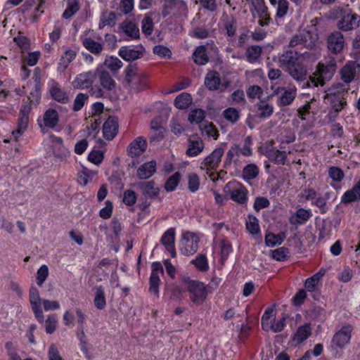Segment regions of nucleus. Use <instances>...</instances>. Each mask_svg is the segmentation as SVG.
Wrapping results in <instances>:
<instances>
[{"label":"nucleus","mask_w":360,"mask_h":360,"mask_svg":"<svg viewBox=\"0 0 360 360\" xmlns=\"http://www.w3.org/2000/svg\"><path fill=\"white\" fill-rule=\"evenodd\" d=\"M357 75H360V60L349 61L340 70L341 79L346 84L352 82Z\"/></svg>","instance_id":"nucleus-14"},{"label":"nucleus","mask_w":360,"mask_h":360,"mask_svg":"<svg viewBox=\"0 0 360 360\" xmlns=\"http://www.w3.org/2000/svg\"><path fill=\"white\" fill-rule=\"evenodd\" d=\"M95 39L101 40V37L93 30L86 31L80 36L84 47L91 53L99 55L103 50V43L97 41Z\"/></svg>","instance_id":"nucleus-8"},{"label":"nucleus","mask_w":360,"mask_h":360,"mask_svg":"<svg viewBox=\"0 0 360 360\" xmlns=\"http://www.w3.org/2000/svg\"><path fill=\"white\" fill-rule=\"evenodd\" d=\"M120 29L127 37L128 40L137 39L140 37L138 26L131 20H124L120 25Z\"/></svg>","instance_id":"nucleus-27"},{"label":"nucleus","mask_w":360,"mask_h":360,"mask_svg":"<svg viewBox=\"0 0 360 360\" xmlns=\"http://www.w3.org/2000/svg\"><path fill=\"white\" fill-rule=\"evenodd\" d=\"M96 75L98 77L100 84L103 90L110 91L115 89L116 82L108 71L97 69Z\"/></svg>","instance_id":"nucleus-31"},{"label":"nucleus","mask_w":360,"mask_h":360,"mask_svg":"<svg viewBox=\"0 0 360 360\" xmlns=\"http://www.w3.org/2000/svg\"><path fill=\"white\" fill-rule=\"evenodd\" d=\"M122 62L115 56H110L105 58L104 65L112 72H116L122 67Z\"/></svg>","instance_id":"nucleus-52"},{"label":"nucleus","mask_w":360,"mask_h":360,"mask_svg":"<svg viewBox=\"0 0 360 360\" xmlns=\"http://www.w3.org/2000/svg\"><path fill=\"white\" fill-rule=\"evenodd\" d=\"M275 310L273 307H267L262 316V327L265 331L272 330L278 333L283 330L285 326V318L282 317L274 321Z\"/></svg>","instance_id":"nucleus-5"},{"label":"nucleus","mask_w":360,"mask_h":360,"mask_svg":"<svg viewBox=\"0 0 360 360\" xmlns=\"http://www.w3.org/2000/svg\"><path fill=\"white\" fill-rule=\"evenodd\" d=\"M300 34L302 46L311 49L316 46L318 42V34L310 31H303Z\"/></svg>","instance_id":"nucleus-38"},{"label":"nucleus","mask_w":360,"mask_h":360,"mask_svg":"<svg viewBox=\"0 0 360 360\" xmlns=\"http://www.w3.org/2000/svg\"><path fill=\"white\" fill-rule=\"evenodd\" d=\"M359 200H360V180L351 189L347 190L341 198V201L345 204Z\"/></svg>","instance_id":"nucleus-33"},{"label":"nucleus","mask_w":360,"mask_h":360,"mask_svg":"<svg viewBox=\"0 0 360 360\" xmlns=\"http://www.w3.org/2000/svg\"><path fill=\"white\" fill-rule=\"evenodd\" d=\"M347 88L345 85L338 83L330 87L324 96V101L331 108L342 110L347 105L346 94Z\"/></svg>","instance_id":"nucleus-2"},{"label":"nucleus","mask_w":360,"mask_h":360,"mask_svg":"<svg viewBox=\"0 0 360 360\" xmlns=\"http://www.w3.org/2000/svg\"><path fill=\"white\" fill-rule=\"evenodd\" d=\"M192 103L191 96L186 92L178 95L174 100V105L179 109H186L189 107Z\"/></svg>","instance_id":"nucleus-45"},{"label":"nucleus","mask_w":360,"mask_h":360,"mask_svg":"<svg viewBox=\"0 0 360 360\" xmlns=\"http://www.w3.org/2000/svg\"><path fill=\"white\" fill-rule=\"evenodd\" d=\"M137 200V195L133 190L128 189L124 191L123 193V202L127 206H133L136 204Z\"/></svg>","instance_id":"nucleus-61"},{"label":"nucleus","mask_w":360,"mask_h":360,"mask_svg":"<svg viewBox=\"0 0 360 360\" xmlns=\"http://www.w3.org/2000/svg\"><path fill=\"white\" fill-rule=\"evenodd\" d=\"M224 192L238 203L244 204L247 201V190L238 181H229L224 187Z\"/></svg>","instance_id":"nucleus-9"},{"label":"nucleus","mask_w":360,"mask_h":360,"mask_svg":"<svg viewBox=\"0 0 360 360\" xmlns=\"http://www.w3.org/2000/svg\"><path fill=\"white\" fill-rule=\"evenodd\" d=\"M186 288L191 301L196 304L201 305L207 299L208 295L207 286L202 282L188 279Z\"/></svg>","instance_id":"nucleus-4"},{"label":"nucleus","mask_w":360,"mask_h":360,"mask_svg":"<svg viewBox=\"0 0 360 360\" xmlns=\"http://www.w3.org/2000/svg\"><path fill=\"white\" fill-rule=\"evenodd\" d=\"M147 148V141L143 136H138L128 146L127 151L131 158H136L143 154Z\"/></svg>","instance_id":"nucleus-21"},{"label":"nucleus","mask_w":360,"mask_h":360,"mask_svg":"<svg viewBox=\"0 0 360 360\" xmlns=\"http://www.w3.org/2000/svg\"><path fill=\"white\" fill-rule=\"evenodd\" d=\"M224 117L231 123L236 122L239 117V112L234 108H228L223 112Z\"/></svg>","instance_id":"nucleus-62"},{"label":"nucleus","mask_w":360,"mask_h":360,"mask_svg":"<svg viewBox=\"0 0 360 360\" xmlns=\"http://www.w3.org/2000/svg\"><path fill=\"white\" fill-rule=\"evenodd\" d=\"M96 71H89L79 74L74 79L72 84L76 89H88L91 87L96 79Z\"/></svg>","instance_id":"nucleus-20"},{"label":"nucleus","mask_w":360,"mask_h":360,"mask_svg":"<svg viewBox=\"0 0 360 360\" xmlns=\"http://www.w3.org/2000/svg\"><path fill=\"white\" fill-rule=\"evenodd\" d=\"M222 27L229 37L235 36L237 30L236 20L232 15H225L222 19Z\"/></svg>","instance_id":"nucleus-37"},{"label":"nucleus","mask_w":360,"mask_h":360,"mask_svg":"<svg viewBox=\"0 0 360 360\" xmlns=\"http://www.w3.org/2000/svg\"><path fill=\"white\" fill-rule=\"evenodd\" d=\"M144 52L142 46H124L118 51L119 56L126 61L134 60L140 58Z\"/></svg>","instance_id":"nucleus-18"},{"label":"nucleus","mask_w":360,"mask_h":360,"mask_svg":"<svg viewBox=\"0 0 360 360\" xmlns=\"http://www.w3.org/2000/svg\"><path fill=\"white\" fill-rule=\"evenodd\" d=\"M289 256V250L285 247H281L271 252V257L276 261L283 262Z\"/></svg>","instance_id":"nucleus-57"},{"label":"nucleus","mask_w":360,"mask_h":360,"mask_svg":"<svg viewBox=\"0 0 360 360\" xmlns=\"http://www.w3.org/2000/svg\"><path fill=\"white\" fill-rule=\"evenodd\" d=\"M267 155L269 160L276 164H284L287 158L285 151H281L277 149L271 150Z\"/></svg>","instance_id":"nucleus-50"},{"label":"nucleus","mask_w":360,"mask_h":360,"mask_svg":"<svg viewBox=\"0 0 360 360\" xmlns=\"http://www.w3.org/2000/svg\"><path fill=\"white\" fill-rule=\"evenodd\" d=\"M42 302L38 289L35 287H31L30 289V302L35 317L40 323H43L44 319L41 308Z\"/></svg>","instance_id":"nucleus-16"},{"label":"nucleus","mask_w":360,"mask_h":360,"mask_svg":"<svg viewBox=\"0 0 360 360\" xmlns=\"http://www.w3.org/2000/svg\"><path fill=\"white\" fill-rule=\"evenodd\" d=\"M328 176L333 181L339 183L344 179L345 174L340 167L332 166L328 169Z\"/></svg>","instance_id":"nucleus-59"},{"label":"nucleus","mask_w":360,"mask_h":360,"mask_svg":"<svg viewBox=\"0 0 360 360\" xmlns=\"http://www.w3.org/2000/svg\"><path fill=\"white\" fill-rule=\"evenodd\" d=\"M163 274V267L160 262H153L152 264V271L150 276V292L158 295L159 285L160 283V276Z\"/></svg>","instance_id":"nucleus-19"},{"label":"nucleus","mask_w":360,"mask_h":360,"mask_svg":"<svg viewBox=\"0 0 360 360\" xmlns=\"http://www.w3.org/2000/svg\"><path fill=\"white\" fill-rule=\"evenodd\" d=\"M116 22V15L114 12H103L101 16L98 28L102 30L105 26H113Z\"/></svg>","instance_id":"nucleus-48"},{"label":"nucleus","mask_w":360,"mask_h":360,"mask_svg":"<svg viewBox=\"0 0 360 360\" xmlns=\"http://www.w3.org/2000/svg\"><path fill=\"white\" fill-rule=\"evenodd\" d=\"M193 58L196 64L199 65H205L209 60L205 46H198L193 53Z\"/></svg>","instance_id":"nucleus-42"},{"label":"nucleus","mask_w":360,"mask_h":360,"mask_svg":"<svg viewBox=\"0 0 360 360\" xmlns=\"http://www.w3.org/2000/svg\"><path fill=\"white\" fill-rule=\"evenodd\" d=\"M96 174V172L91 170L87 167H82L81 170L78 172V182L81 185L85 186L89 182L91 181Z\"/></svg>","instance_id":"nucleus-43"},{"label":"nucleus","mask_w":360,"mask_h":360,"mask_svg":"<svg viewBox=\"0 0 360 360\" xmlns=\"http://www.w3.org/2000/svg\"><path fill=\"white\" fill-rule=\"evenodd\" d=\"M51 143L53 145V153L56 156L63 158L69 153L68 150L64 146L63 139L54 135L51 136Z\"/></svg>","instance_id":"nucleus-39"},{"label":"nucleus","mask_w":360,"mask_h":360,"mask_svg":"<svg viewBox=\"0 0 360 360\" xmlns=\"http://www.w3.org/2000/svg\"><path fill=\"white\" fill-rule=\"evenodd\" d=\"M246 229L252 235L258 233L260 230L258 219L254 216H249L246 221Z\"/></svg>","instance_id":"nucleus-55"},{"label":"nucleus","mask_w":360,"mask_h":360,"mask_svg":"<svg viewBox=\"0 0 360 360\" xmlns=\"http://www.w3.org/2000/svg\"><path fill=\"white\" fill-rule=\"evenodd\" d=\"M300 54L297 51L288 50L278 56V64L285 69L296 80H300L305 75V71L299 63Z\"/></svg>","instance_id":"nucleus-1"},{"label":"nucleus","mask_w":360,"mask_h":360,"mask_svg":"<svg viewBox=\"0 0 360 360\" xmlns=\"http://www.w3.org/2000/svg\"><path fill=\"white\" fill-rule=\"evenodd\" d=\"M151 129L155 132V135L150 136V141H155L162 138L164 136L165 128L162 127L156 120H153L150 123Z\"/></svg>","instance_id":"nucleus-58"},{"label":"nucleus","mask_w":360,"mask_h":360,"mask_svg":"<svg viewBox=\"0 0 360 360\" xmlns=\"http://www.w3.org/2000/svg\"><path fill=\"white\" fill-rule=\"evenodd\" d=\"M224 153V149L222 147L216 148L211 154L207 156L200 164V168L203 169H216Z\"/></svg>","instance_id":"nucleus-15"},{"label":"nucleus","mask_w":360,"mask_h":360,"mask_svg":"<svg viewBox=\"0 0 360 360\" xmlns=\"http://www.w3.org/2000/svg\"><path fill=\"white\" fill-rule=\"evenodd\" d=\"M118 131L117 119L115 117H109L103 124V134L105 139L112 140Z\"/></svg>","instance_id":"nucleus-28"},{"label":"nucleus","mask_w":360,"mask_h":360,"mask_svg":"<svg viewBox=\"0 0 360 360\" xmlns=\"http://www.w3.org/2000/svg\"><path fill=\"white\" fill-rule=\"evenodd\" d=\"M59 120V116L58 112L54 110L49 108L48 109L44 115V126L47 128H54Z\"/></svg>","instance_id":"nucleus-40"},{"label":"nucleus","mask_w":360,"mask_h":360,"mask_svg":"<svg viewBox=\"0 0 360 360\" xmlns=\"http://www.w3.org/2000/svg\"><path fill=\"white\" fill-rule=\"evenodd\" d=\"M262 53V48L259 46H250L246 50V57L250 63H255L259 58Z\"/></svg>","instance_id":"nucleus-51"},{"label":"nucleus","mask_w":360,"mask_h":360,"mask_svg":"<svg viewBox=\"0 0 360 360\" xmlns=\"http://www.w3.org/2000/svg\"><path fill=\"white\" fill-rule=\"evenodd\" d=\"M175 235L176 231L174 228H169L163 233L161 237L160 242L165 248L166 250L169 252L172 257H175L176 256V252L175 250Z\"/></svg>","instance_id":"nucleus-23"},{"label":"nucleus","mask_w":360,"mask_h":360,"mask_svg":"<svg viewBox=\"0 0 360 360\" xmlns=\"http://www.w3.org/2000/svg\"><path fill=\"white\" fill-rule=\"evenodd\" d=\"M165 8L163 15L165 16L169 13H183L187 10V5L184 0H168L165 3Z\"/></svg>","instance_id":"nucleus-26"},{"label":"nucleus","mask_w":360,"mask_h":360,"mask_svg":"<svg viewBox=\"0 0 360 360\" xmlns=\"http://www.w3.org/2000/svg\"><path fill=\"white\" fill-rule=\"evenodd\" d=\"M360 24V16L356 13H349L343 15L338 22V27L343 31L354 30Z\"/></svg>","instance_id":"nucleus-22"},{"label":"nucleus","mask_w":360,"mask_h":360,"mask_svg":"<svg viewBox=\"0 0 360 360\" xmlns=\"http://www.w3.org/2000/svg\"><path fill=\"white\" fill-rule=\"evenodd\" d=\"M311 215L309 210L300 208L290 217L289 222L292 225L302 224L310 218Z\"/></svg>","instance_id":"nucleus-36"},{"label":"nucleus","mask_w":360,"mask_h":360,"mask_svg":"<svg viewBox=\"0 0 360 360\" xmlns=\"http://www.w3.org/2000/svg\"><path fill=\"white\" fill-rule=\"evenodd\" d=\"M327 42L328 49L333 53L340 52L345 45L344 37L340 32L331 33L328 37Z\"/></svg>","instance_id":"nucleus-25"},{"label":"nucleus","mask_w":360,"mask_h":360,"mask_svg":"<svg viewBox=\"0 0 360 360\" xmlns=\"http://www.w3.org/2000/svg\"><path fill=\"white\" fill-rule=\"evenodd\" d=\"M32 109L31 103L25 101L20 110V117L18 119L17 129L12 132L13 136L18 139L26 130L29 122V115Z\"/></svg>","instance_id":"nucleus-11"},{"label":"nucleus","mask_w":360,"mask_h":360,"mask_svg":"<svg viewBox=\"0 0 360 360\" xmlns=\"http://www.w3.org/2000/svg\"><path fill=\"white\" fill-rule=\"evenodd\" d=\"M311 334V328L309 323H304L297 329L292 337V342L297 345L301 344L306 340Z\"/></svg>","instance_id":"nucleus-35"},{"label":"nucleus","mask_w":360,"mask_h":360,"mask_svg":"<svg viewBox=\"0 0 360 360\" xmlns=\"http://www.w3.org/2000/svg\"><path fill=\"white\" fill-rule=\"evenodd\" d=\"M125 72V81L131 91L136 92L148 88V79L145 72H138L132 67L127 68Z\"/></svg>","instance_id":"nucleus-3"},{"label":"nucleus","mask_w":360,"mask_h":360,"mask_svg":"<svg viewBox=\"0 0 360 360\" xmlns=\"http://www.w3.org/2000/svg\"><path fill=\"white\" fill-rule=\"evenodd\" d=\"M187 179L188 190L192 193L196 192L199 189L200 184L198 174L195 173L189 174L187 176Z\"/></svg>","instance_id":"nucleus-56"},{"label":"nucleus","mask_w":360,"mask_h":360,"mask_svg":"<svg viewBox=\"0 0 360 360\" xmlns=\"http://www.w3.org/2000/svg\"><path fill=\"white\" fill-rule=\"evenodd\" d=\"M156 171V162L151 160L141 165L136 172V175L140 179L150 178Z\"/></svg>","instance_id":"nucleus-32"},{"label":"nucleus","mask_w":360,"mask_h":360,"mask_svg":"<svg viewBox=\"0 0 360 360\" xmlns=\"http://www.w3.org/2000/svg\"><path fill=\"white\" fill-rule=\"evenodd\" d=\"M335 70V65L334 64L324 65L319 63L316 70L319 83L323 85L325 80H328L333 76Z\"/></svg>","instance_id":"nucleus-30"},{"label":"nucleus","mask_w":360,"mask_h":360,"mask_svg":"<svg viewBox=\"0 0 360 360\" xmlns=\"http://www.w3.org/2000/svg\"><path fill=\"white\" fill-rule=\"evenodd\" d=\"M276 18H283L288 13L289 3L287 0H278L276 4Z\"/></svg>","instance_id":"nucleus-60"},{"label":"nucleus","mask_w":360,"mask_h":360,"mask_svg":"<svg viewBox=\"0 0 360 360\" xmlns=\"http://www.w3.org/2000/svg\"><path fill=\"white\" fill-rule=\"evenodd\" d=\"M204 148L202 140L198 136H191L188 139V144L186 155L189 157H195L199 155Z\"/></svg>","instance_id":"nucleus-29"},{"label":"nucleus","mask_w":360,"mask_h":360,"mask_svg":"<svg viewBox=\"0 0 360 360\" xmlns=\"http://www.w3.org/2000/svg\"><path fill=\"white\" fill-rule=\"evenodd\" d=\"M88 96L83 93L78 94L73 103L72 110L75 112L79 111L84 107L87 101Z\"/></svg>","instance_id":"nucleus-64"},{"label":"nucleus","mask_w":360,"mask_h":360,"mask_svg":"<svg viewBox=\"0 0 360 360\" xmlns=\"http://www.w3.org/2000/svg\"><path fill=\"white\" fill-rule=\"evenodd\" d=\"M259 173L258 167L254 164L247 165L243 170V177L245 180L255 179Z\"/></svg>","instance_id":"nucleus-54"},{"label":"nucleus","mask_w":360,"mask_h":360,"mask_svg":"<svg viewBox=\"0 0 360 360\" xmlns=\"http://www.w3.org/2000/svg\"><path fill=\"white\" fill-rule=\"evenodd\" d=\"M251 4L250 11L254 18H258V23L262 27L269 25L271 21L268 7L264 0H248Z\"/></svg>","instance_id":"nucleus-7"},{"label":"nucleus","mask_w":360,"mask_h":360,"mask_svg":"<svg viewBox=\"0 0 360 360\" xmlns=\"http://www.w3.org/2000/svg\"><path fill=\"white\" fill-rule=\"evenodd\" d=\"M199 243L200 237L198 233L191 231H184L181 236L180 250L184 255H192L198 251Z\"/></svg>","instance_id":"nucleus-6"},{"label":"nucleus","mask_w":360,"mask_h":360,"mask_svg":"<svg viewBox=\"0 0 360 360\" xmlns=\"http://www.w3.org/2000/svg\"><path fill=\"white\" fill-rule=\"evenodd\" d=\"M191 264L201 272H207L210 268L208 259L204 254L198 255L195 259L191 260Z\"/></svg>","instance_id":"nucleus-46"},{"label":"nucleus","mask_w":360,"mask_h":360,"mask_svg":"<svg viewBox=\"0 0 360 360\" xmlns=\"http://www.w3.org/2000/svg\"><path fill=\"white\" fill-rule=\"evenodd\" d=\"M79 10L78 0H68L67 6L63 13L62 17L64 19H70L75 15Z\"/></svg>","instance_id":"nucleus-47"},{"label":"nucleus","mask_w":360,"mask_h":360,"mask_svg":"<svg viewBox=\"0 0 360 360\" xmlns=\"http://www.w3.org/2000/svg\"><path fill=\"white\" fill-rule=\"evenodd\" d=\"M285 238L286 234L284 232H281L278 234L268 233L265 236V243L267 247L272 248L281 245Z\"/></svg>","instance_id":"nucleus-41"},{"label":"nucleus","mask_w":360,"mask_h":360,"mask_svg":"<svg viewBox=\"0 0 360 360\" xmlns=\"http://www.w3.org/2000/svg\"><path fill=\"white\" fill-rule=\"evenodd\" d=\"M136 187L147 198L154 199L159 195L160 188L153 181L139 182Z\"/></svg>","instance_id":"nucleus-24"},{"label":"nucleus","mask_w":360,"mask_h":360,"mask_svg":"<svg viewBox=\"0 0 360 360\" xmlns=\"http://www.w3.org/2000/svg\"><path fill=\"white\" fill-rule=\"evenodd\" d=\"M181 175L179 172H175L168 178L165 184V189L167 191H173L176 189L179 184Z\"/></svg>","instance_id":"nucleus-53"},{"label":"nucleus","mask_w":360,"mask_h":360,"mask_svg":"<svg viewBox=\"0 0 360 360\" xmlns=\"http://www.w3.org/2000/svg\"><path fill=\"white\" fill-rule=\"evenodd\" d=\"M220 246V262L224 264L226 261L229 255L232 252L233 248L231 243L226 240H222L219 244Z\"/></svg>","instance_id":"nucleus-49"},{"label":"nucleus","mask_w":360,"mask_h":360,"mask_svg":"<svg viewBox=\"0 0 360 360\" xmlns=\"http://www.w3.org/2000/svg\"><path fill=\"white\" fill-rule=\"evenodd\" d=\"M47 85L51 97L54 101L63 104L69 102L68 94L61 88L60 84L58 82L53 79H50Z\"/></svg>","instance_id":"nucleus-13"},{"label":"nucleus","mask_w":360,"mask_h":360,"mask_svg":"<svg viewBox=\"0 0 360 360\" xmlns=\"http://www.w3.org/2000/svg\"><path fill=\"white\" fill-rule=\"evenodd\" d=\"M221 84V77L217 71H210L205 78V85L210 91L219 89Z\"/></svg>","instance_id":"nucleus-34"},{"label":"nucleus","mask_w":360,"mask_h":360,"mask_svg":"<svg viewBox=\"0 0 360 360\" xmlns=\"http://www.w3.org/2000/svg\"><path fill=\"white\" fill-rule=\"evenodd\" d=\"M352 326L347 324L343 326L333 336L332 344L339 348H343L350 342L352 332Z\"/></svg>","instance_id":"nucleus-17"},{"label":"nucleus","mask_w":360,"mask_h":360,"mask_svg":"<svg viewBox=\"0 0 360 360\" xmlns=\"http://www.w3.org/2000/svg\"><path fill=\"white\" fill-rule=\"evenodd\" d=\"M95 307L98 309H103L106 306L105 291L102 286H97L95 288V297L94 300Z\"/></svg>","instance_id":"nucleus-44"},{"label":"nucleus","mask_w":360,"mask_h":360,"mask_svg":"<svg viewBox=\"0 0 360 360\" xmlns=\"http://www.w3.org/2000/svg\"><path fill=\"white\" fill-rule=\"evenodd\" d=\"M252 149L250 148V143L245 142L243 146L240 147L238 145H233L226 154V163L230 164L231 162L240 161L241 155L248 157L252 155Z\"/></svg>","instance_id":"nucleus-12"},{"label":"nucleus","mask_w":360,"mask_h":360,"mask_svg":"<svg viewBox=\"0 0 360 360\" xmlns=\"http://www.w3.org/2000/svg\"><path fill=\"white\" fill-rule=\"evenodd\" d=\"M141 29L143 34L146 35H150L153 30V22L150 16L147 14L142 20Z\"/></svg>","instance_id":"nucleus-63"},{"label":"nucleus","mask_w":360,"mask_h":360,"mask_svg":"<svg viewBox=\"0 0 360 360\" xmlns=\"http://www.w3.org/2000/svg\"><path fill=\"white\" fill-rule=\"evenodd\" d=\"M273 94L278 96L277 103L279 106L290 105L295 99L297 89L295 87L285 89L275 85L271 86Z\"/></svg>","instance_id":"nucleus-10"}]
</instances>
